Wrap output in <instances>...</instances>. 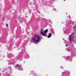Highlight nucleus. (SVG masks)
I'll list each match as a JSON object with an SVG mask.
<instances>
[{"mask_svg":"<svg viewBox=\"0 0 76 76\" xmlns=\"http://www.w3.org/2000/svg\"><path fill=\"white\" fill-rule=\"evenodd\" d=\"M74 37H75V33H72L71 35H69L68 40L70 42V43H71L72 42H75Z\"/></svg>","mask_w":76,"mask_h":76,"instance_id":"4","label":"nucleus"},{"mask_svg":"<svg viewBox=\"0 0 76 76\" xmlns=\"http://www.w3.org/2000/svg\"><path fill=\"white\" fill-rule=\"evenodd\" d=\"M9 68L10 69H11V66Z\"/></svg>","mask_w":76,"mask_h":76,"instance_id":"22","label":"nucleus"},{"mask_svg":"<svg viewBox=\"0 0 76 76\" xmlns=\"http://www.w3.org/2000/svg\"><path fill=\"white\" fill-rule=\"evenodd\" d=\"M41 39H42V37H40L37 34H34V36L32 38V40L34 42H39Z\"/></svg>","mask_w":76,"mask_h":76,"instance_id":"2","label":"nucleus"},{"mask_svg":"<svg viewBox=\"0 0 76 76\" xmlns=\"http://www.w3.org/2000/svg\"><path fill=\"white\" fill-rule=\"evenodd\" d=\"M50 26L51 27V26H51V25H50Z\"/></svg>","mask_w":76,"mask_h":76,"instance_id":"24","label":"nucleus"},{"mask_svg":"<svg viewBox=\"0 0 76 76\" xmlns=\"http://www.w3.org/2000/svg\"><path fill=\"white\" fill-rule=\"evenodd\" d=\"M52 36V34L50 33H49V35L47 37L48 38H51Z\"/></svg>","mask_w":76,"mask_h":76,"instance_id":"11","label":"nucleus"},{"mask_svg":"<svg viewBox=\"0 0 76 76\" xmlns=\"http://www.w3.org/2000/svg\"><path fill=\"white\" fill-rule=\"evenodd\" d=\"M17 45V47H18L19 46V44L18 43L17 44V45Z\"/></svg>","mask_w":76,"mask_h":76,"instance_id":"14","label":"nucleus"},{"mask_svg":"<svg viewBox=\"0 0 76 76\" xmlns=\"http://www.w3.org/2000/svg\"><path fill=\"white\" fill-rule=\"evenodd\" d=\"M48 32V29H46L44 31V34H46V33Z\"/></svg>","mask_w":76,"mask_h":76,"instance_id":"12","label":"nucleus"},{"mask_svg":"<svg viewBox=\"0 0 76 76\" xmlns=\"http://www.w3.org/2000/svg\"><path fill=\"white\" fill-rule=\"evenodd\" d=\"M9 47V46H8H8H7V49H8Z\"/></svg>","mask_w":76,"mask_h":76,"instance_id":"20","label":"nucleus"},{"mask_svg":"<svg viewBox=\"0 0 76 76\" xmlns=\"http://www.w3.org/2000/svg\"><path fill=\"white\" fill-rule=\"evenodd\" d=\"M40 34L42 35V36L47 37V35H45V34L44 33V29H42L41 30V32H40Z\"/></svg>","mask_w":76,"mask_h":76,"instance_id":"8","label":"nucleus"},{"mask_svg":"<svg viewBox=\"0 0 76 76\" xmlns=\"http://www.w3.org/2000/svg\"><path fill=\"white\" fill-rule=\"evenodd\" d=\"M21 49H22V51L20 53H21V56H22V57H23V56H24L23 57L24 58H29L28 54L25 51V47L22 48Z\"/></svg>","mask_w":76,"mask_h":76,"instance_id":"3","label":"nucleus"},{"mask_svg":"<svg viewBox=\"0 0 76 76\" xmlns=\"http://www.w3.org/2000/svg\"><path fill=\"white\" fill-rule=\"evenodd\" d=\"M75 27H74V29H75Z\"/></svg>","mask_w":76,"mask_h":76,"instance_id":"32","label":"nucleus"},{"mask_svg":"<svg viewBox=\"0 0 76 76\" xmlns=\"http://www.w3.org/2000/svg\"><path fill=\"white\" fill-rule=\"evenodd\" d=\"M35 43V44H37V42H36Z\"/></svg>","mask_w":76,"mask_h":76,"instance_id":"30","label":"nucleus"},{"mask_svg":"<svg viewBox=\"0 0 76 76\" xmlns=\"http://www.w3.org/2000/svg\"><path fill=\"white\" fill-rule=\"evenodd\" d=\"M64 42L65 44H66V41L65 40H64Z\"/></svg>","mask_w":76,"mask_h":76,"instance_id":"19","label":"nucleus"},{"mask_svg":"<svg viewBox=\"0 0 76 76\" xmlns=\"http://www.w3.org/2000/svg\"><path fill=\"white\" fill-rule=\"evenodd\" d=\"M24 63H25V61H24Z\"/></svg>","mask_w":76,"mask_h":76,"instance_id":"34","label":"nucleus"},{"mask_svg":"<svg viewBox=\"0 0 76 76\" xmlns=\"http://www.w3.org/2000/svg\"><path fill=\"white\" fill-rule=\"evenodd\" d=\"M68 13L67 12H66V15H67V14H68Z\"/></svg>","mask_w":76,"mask_h":76,"instance_id":"27","label":"nucleus"},{"mask_svg":"<svg viewBox=\"0 0 76 76\" xmlns=\"http://www.w3.org/2000/svg\"><path fill=\"white\" fill-rule=\"evenodd\" d=\"M13 54L12 53H10L7 55V57L9 58H11L13 56Z\"/></svg>","mask_w":76,"mask_h":76,"instance_id":"9","label":"nucleus"},{"mask_svg":"<svg viewBox=\"0 0 76 76\" xmlns=\"http://www.w3.org/2000/svg\"><path fill=\"white\" fill-rule=\"evenodd\" d=\"M72 49V48H71L70 47H69V48H67L66 49V50H67V51H68V52H69L71 51Z\"/></svg>","mask_w":76,"mask_h":76,"instance_id":"10","label":"nucleus"},{"mask_svg":"<svg viewBox=\"0 0 76 76\" xmlns=\"http://www.w3.org/2000/svg\"><path fill=\"white\" fill-rule=\"evenodd\" d=\"M69 74H70V72H68L67 71H66L62 73V76H65L66 75H67V76H69Z\"/></svg>","mask_w":76,"mask_h":76,"instance_id":"6","label":"nucleus"},{"mask_svg":"<svg viewBox=\"0 0 76 76\" xmlns=\"http://www.w3.org/2000/svg\"><path fill=\"white\" fill-rule=\"evenodd\" d=\"M45 20H47V19H45Z\"/></svg>","mask_w":76,"mask_h":76,"instance_id":"26","label":"nucleus"},{"mask_svg":"<svg viewBox=\"0 0 76 76\" xmlns=\"http://www.w3.org/2000/svg\"><path fill=\"white\" fill-rule=\"evenodd\" d=\"M52 33L53 34H54V30L53 29H51V31Z\"/></svg>","mask_w":76,"mask_h":76,"instance_id":"13","label":"nucleus"},{"mask_svg":"<svg viewBox=\"0 0 76 76\" xmlns=\"http://www.w3.org/2000/svg\"><path fill=\"white\" fill-rule=\"evenodd\" d=\"M22 53H20L18 56H16L15 58L14 59H12L8 61V65L10 64H13L14 63L15 60H22Z\"/></svg>","mask_w":76,"mask_h":76,"instance_id":"1","label":"nucleus"},{"mask_svg":"<svg viewBox=\"0 0 76 76\" xmlns=\"http://www.w3.org/2000/svg\"><path fill=\"white\" fill-rule=\"evenodd\" d=\"M15 69H18V70H22L23 68L22 67V66L20 65H17L15 67Z\"/></svg>","mask_w":76,"mask_h":76,"instance_id":"5","label":"nucleus"},{"mask_svg":"<svg viewBox=\"0 0 76 76\" xmlns=\"http://www.w3.org/2000/svg\"><path fill=\"white\" fill-rule=\"evenodd\" d=\"M31 73L32 75H33L34 76H38V74H36V73H35V72L34 71H31ZM31 74L30 73L29 74L30 75H31Z\"/></svg>","mask_w":76,"mask_h":76,"instance_id":"7","label":"nucleus"},{"mask_svg":"<svg viewBox=\"0 0 76 76\" xmlns=\"http://www.w3.org/2000/svg\"><path fill=\"white\" fill-rule=\"evenodd\" d=\"M69 19H70V15H69Z\"/></svg>","mask_w":76,"mask_h":76,"instance_id":"17","label":"nucleus"},{"mask_svg":"<svg viewBox=\"0 0 76 76\" xmlns=\"http://www.w3.org/2000/svg\"><path fill=\"white\" fill-rule=\"evenodd\" d=\"M37 13H39V12H38L37 11Z\"/></svg>","mask_w":76,"mask_h":76,"instance_id":"31","label":"nucleus"},{"mask_svg":"<svg viewBox=\"0 0 76 76\" xmlns=\"http://www.w3.org/2000/svg\"><path fill=\"white\" fill-rule=\"evenodd\" d=\"M53 10H56V9L55 8H54Z\"/></svg>","mask_w":76,"mask_h":76,"instance_id":"23","label":"nucleus"},{"mask_svg":"<svg viewBox=\"0 0 76 76\" xmlns=\"http://www.w3.org/2000/svg\"><path fill=\"white\" fill-rule=\"evenodd\" d=\"M67 18H68V16H67Z\"/></svg>","mask_w":76,"mask_h":76,"instance_id":"35","label":"nucleus"},{"mask_svg":"<svg viewBox=\"0 0 76 76\" xmlns=\"http://www.w3.org/2000/svg\"><path fill=\"white\" fill-rule=\"evenodd\" d=\"M63 40H64V41H65V40H64V39L63 38Z\"/></svg>","mask_w":76,"mask_h":76,"instance_id":"28","label":"nucleus"},{"mask_svg":"<svg viewBox=\"0 0 76 76\" xmlns=\"http://www.w3.org/2000/svg\"><path fill=\"white\" fill-rule=\"evenodd\" d=\"M19 48V49H18V50H19V49H20V48Z\"/></svg>","mask_w":76,"mask_h":76,"instance_id":"29","label":"nucleus"},{"mask_svg":"<svg viewBox=\"0 0 76 76\" xmlns=\"http://www.w3.org/2000/svg\"><path fill=\"white\" fill-rule=\"evenodd\" d=\"M65 0H64V1H65Z\"/></svg>","mask_w":76,"mask_h":76,"instance_id":"33","label":"nucleus"},{"mask_svg":"<svg viewBox=\"0 0 76 76\" xmlns=\"http://www.w3.org/2000/svg\"><path fill=\"white\" fill-rule=\"evenodd\" d=\"M6 26H7V27H8V24H7L6 25Z\"/></svg>","mask_w":76,"mask_h":76,"instance_id":"18","label":"nucleus"},{"mask_svg":"<svg viewBox=\"0 0 76 76\" xmlns=\"http://www.w3.org/2000/svg\"><path fill=\"white\" fill-rule=\"evenodd\" d=\"M61 69H63V67L62 66H61Z\"/></svg>","mask_w":76,"mask_h":76,"instance_id":"21","label":"nucleus"},{"mask_svg":"<svg viewBox=\"0 0 76 76\" xmlns=\"http://www.w3.org/2000/svg\"><path fill=\"white\" fill-rule=\"evenodd\" d=\"M51 23H52V22H51Z\"/></svg>","mask_w":76,"mask_h":76,"instance_id":"36","label":"nucleus"},{"mask_svg":"<svg viewBox=\"0 0 76 76\" xmlns=\"http://www.w3.org/2000/svg\"><path fill=\"white\" fill-rule=\"evenodd\" d=\"M66 47H67V44L66 45Z\"/></svg>","mask_w":76,"mask_h":76,"instance_id":"25","label":"nucleus"},{"mask_svg":"<svg viewBox=\"0 0 76 76\" xmlns=\"http://www.w3.org/2000/svg\"><path fill=\"white\" fill-rule=\"evenodd\" d=\"M64 31H66V28H64Z\"/></svg>","mask_w":76,"mask_h":76,"instance_id":"15","label":"nucleus"},{"mask_svg":"<svg viewBox=\"0 0 76 76\" xmlns=\"http://www.w3.org/2000/svg\"><path fill=\"white\" fill-rule=\"evenodd\" d=\"M7 42L6 41L4 40V43H6Z\"/></svg>","mask_w":76,"mask_h":76,"instance_id":"16","label":"nucleus"}]
</instances>
